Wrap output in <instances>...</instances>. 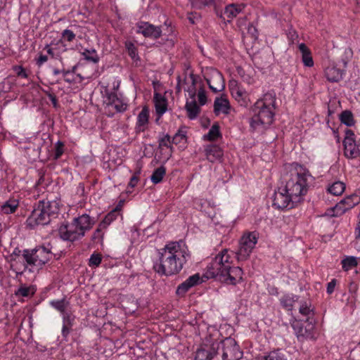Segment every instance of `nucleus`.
Returning a JSON list of instances; mask_svg holds the SVG:
<instances>
[{
  "instance_id": "37",
  "label": "nucleus",
  "mask_w": 360,
  "mask_h": 360,
  "mask_svg": "<svg viewBox=\"0 0 360 360\" xmlns=\"http://www.w3.org/2000/svg\"><path fill=\"white\" fill-rule=\"evenodd\" d=\"M221 136L219 127L217 124H213L208 133L204 136V139L208 141H214Z\"/></svg>"
},
{
  "instance_id": "42",
  "label": "nucleus",
  "mask_w": 360,
  "mask_h": 360,
  "mask_svg": "<svg viewBox=\"0 0 360 360\" xmlns=\"http://www.w3.org/2000/svg\"><path fill=\"white\" fill-rule=\"evenodd\" d=\"M159 148L166 147L170 149V154L172 152L173 147L172 146V137L169 134H165L158 141Z\"/></svg>"
},
{
  "instance_id": "62",
  "label": "nucleus",
  "mask_w": 360,
  "mask_h": 360,
  "mask_svg": "<svg viewBox=\"0 0 360 360\" xmlns=\"http://www.w3.org/2000/svg\"><path fill=\"white\" fill-rule=\"evenodd\" d=\"M61 73L63 74L64 78L66 77H68V75L71 73L70 70H61Z\"/></svg>"
},
{
  "instance_id": "24",
  "label": "nucleus",
  "mask_w": 360,
  "mask_h": 360,
  "mask_svg": "<svg viewBox=\"0 0 360 360\" xmlns=\"http://www.w3.org/2000/svg\"><path fill=\"white\" fill-rule=\"evenodd\" d=\"M343 72L335 66H328L325 70V76L331 82H337L342 79Z\"/></svg>"
},
{
  "instance_id": "32",
  "label": "nucleus",
  "mask_w": 360,
  "mask_h": 360,
  "mask_svg": "<svg viewBox=\"0 0 360 360\" xmlns=\"http://www.w3.org/2000/svg\"><path fill=\"white\" fill-rule=\"evenodd\" d=\"M120 214V211L116 208L110 212L101 221L100 226L101 228H107Z\"/></svg>"
},
{
  "instance_id": "19",
  "label": "nucleus",
  "mask_w": 360,
  "mask_h": 360,
  "mask_svg": "<svg viewBox=\"0 0 360 360\" xmlns=\"http://www.w3.org/2000/svg\"><path fill=\"white\" fill-rule=\"evenodd\" d=\"M73 221L78 227L79 231L82 233L83 236L85 235L86 231L92 228L95 223L94 219L87 214H83L81 216L75 218Z\"/></svg>"
},
{
  "instance_id": "1",
  "label": "nucleus",
  "mask_w": 360,
  "mask_h": 360,
  "mask_svg": "<svg viewBox=\"0 0 360 360\" xmlns=\"http://www.w3.org/2000/svg\"><path fill=\"white\" fill-rule=\"evenodd\" d=\"M190 257V252L184 243L169 242L160 250L158 259L153 264V269L160 276L176 275L181 271Z\"/></svg>"
},
{
  "instance_id": "55",
  "label": "nucleus",
  "mask_w": 360,
  "mask_h": 360,
  "mask_svg": "<svg viewBox=\"0 0 360 360\" xmlns=\"http://www.w3.org/2000/svg\"><path fill=\"white\" fill-rule=\"evenodd\" d=\"M45 93H46V95L48 96V98L51 101L53 107L57 108L58 106V99H57L56 95H54L53 94H52L49 91H46Z\"/></svg>"
},
{
  "instance_id": "8",
  "label": "nucleus",
  "mask_w": 360,
  "mask_h": 360,
  "mask_svg": "<svg viewBox=\"0 0 360 360\" xmlns=\"http://www.w3.org/2000/svg\"><path fill=\"white\" fill-rule=\"evenodd\" d=\"M291 326L298 340L315 338V322L313 319L307 318L304 323L294 319L291 322Z\"/></svg>"
},
{
  "instance_id": "16",
  "label": "nucleus",
  "mask_w": 360,
  "mask_h": 360,
  "mask_svg": "<svg viewBox=\"0 0 360 360\" xmlns=\"http://www.w3.org/2000/svg\"><path fill=\"white\" fill-rule=\"evenodd\" d=\"M105 103L108 107H112L117 112H123L127 109V102L122 96L115 92H106Z\"/></svg>"
},
{
  "instance_id": "39",
  "label": "nucleus",
  "mask_w": 360,
  "mask_h": 360,
  "mask_svg": "<svg viewBox=\"0 0 360 360\" xmlns=\"http://www.w3.org/2000/svg\"><path fill=\"white\" fill-rule=\"evenodd\" d=\"M149 112L147 108H144L139 112L137 117V124L139 128L146 126L148 122ZM140 130L143 131L144 129H140Z\"/></svg>"
},
{
  "instance_id": "38",
  "label": "nucleus",
  "mask_w": 360,
  "mask_h": 360,
  "mask_svg": "<svg viewBox=\"0 0 360 360\" xmlns=\"http://www.w3.org/2000/svg\"><path fill=\"white\" fill-rule=\"evenodd\" d=\"M124 44L127 53L131 58L134 61L139 60L140 58L138 55L137 48L135 46L134 44L131 41H126Z\"/></svg>"
},
{
  "instance_id": "9",
  "label": "nucleus",
  "mask_w": 360,
  "mask_h": 360,
  "mask_svg": "<svg viewBox=\"0 0 360 360\" xmlns=\"http://www.w3.org/2000/svg\"><path fill=\"white\" fill-rule=\"evenodd\" d=\"M215 343L219 344L222 360H240L242 358L243 352L233 338H226Z\"/></svg>"
},
{
  "instance_id": "47",
  "label": "nucleus",
  "mask_w": 360,
  "mask_h": 360,
  "mask_svg": "<svg viewBox=\"0 0 360 360\" xmlns=\"http://www.w3.org/2000/svg\"><path fill=\"white\" fill-rule=\"evenodd\" d=\"M53 45L56 46V44H53V42L49 44H46L44 47V50L46 51L51 58L56 59L61 58L60 53L56 51V49L55 47H53Z\"/></svg>"
},
{
  "instance_id": "51",
  "label": "nucleus",
  "mask_w": 360,
  "mask_h": 360,
  "mask_svg": "<svg viewBox=\"0 0 360 360\" xmlns=\"http://www.w3.org/2000/svg\"><path fill=\"white\" fill-rule=\"evenodd\" d=\"M105 229V228H101L100 226V224L98 225V228L96 229V231L94 232L92 235V240L94 241H102L103 238V231Z\"/></svg>"
},
{
  "instance_id": "33",
  "label": "nucleus",
  "mask_w": 360,
  "mask_h": 360,
  "mask_svg": "<svg viewBox=\"0 0 360 360\" xmlns=\"http://www.w3.org/2000/svg\"><path fill=\"white\" fill-rule=\"evenodd\" d=\"M82 55L86 60L93 63L94 64L98 63L99 61V57L97 54L96 51L94 49H85L82 52Z\"/></svg>"
},
{
  "instance_id": "14",
  "label": "nucleus",
  "mask_w": 360,
  "mask_h": 360,
  "mask_svg": "<svg viewBox=\"0 0 360 360\" xmlns=\"http://www.w3.org/2000/svg\"><path fill=\"white\" fill-rule=\"evenodd\" d=\"M136 32L146 38L157 39L161 37L162 31L160 26H155L148 22H139L136 24Z\"/></svg>"
},
{
  "instance_id": "22",
  "label": "nucleus",
  "mask_w": 360,
  "mask_h": 360,
  "mask_svg": "<svg viewBox=\"0 0 360 360\" xmlns=\"http://www.w3.org/2000/svg\"><path fill=\"white\" fill-rule=\"evenodd\" d=\"M61 315L63 319L62 335L67 338L74 325L75 316L71 312L67 311Z\"/></svg>"
},
{
  "instance_id": "11",
  "label": "nucleus",
  "mask_w": 360,
  "mask_h": 360,
  "mask_svg": "<svg viewBox=\"0 0 360 360\" xmlns=\"http://www.w3.org/2000/svg\"><path fill=\"white\" fill-rule=\"evenodd\" d=\"M209 88L214 93L224 89V81L221 72L214 68L207 69L204 75Z\"/></svg>"
},
{
  "instance_id": "23",
  "label": "nucleus",
  "mask_w": 360,
  "mask_h": 360,
  "mask_svg": "<svg viewBox=\"0 0 360 360\" xmlns=\"http://www.w3.org/2000/svg\"><path fill=\"white\" fill-rule=\"evenodd\" d=\"M214 111L216 115L221 112L228 115L230 111V104L228 99L222 96L216 98L214 103Z\"/></svg>"
},
{
  "instance_id": "28",
  "label": "nucleus",
  "mask_w": 360,
  "mask_h": 360,
  "mask_svg": "<svg viewBox=\"0 0 360 360\" xmlns=\"http://www.w3.org/2000/svg\"><path fill=\"white\" fill-rule=\"evenodd\" d=\"M76 37L75 33L69 29L64 30L61 33V38L56 43V45H60L63 47V51H66L65 42H72Z\"/></svg>"
},
{
  "instance_id": "4",
  "label": "nucleus",
  "mask_w": 360,
  "mask_h": 360,
  "mask_svg": "<svg viewBox=\"0 0 360 360\" xmlns=\"http://www.w3.org/2000/svg\"><path fill=\"white\" fill-rule=\"evenodd\" d=\"M314 177L308 169L297 162L292 163L287 174L285 187L299 202L304 200Z\"/></svg>"
},
{
  "instance_id": "25",
  "label": "nucleus",
  "mask_w": 360,
  "mask_h": 360,
  "mask_svg": "<svg viewBox=\"0 0 360 360\" xmlns=\"http://www.w3.org/2000/svg\"><path fill=\"white\" fill-rule=\"evenodd\" d=\"M299 50L302 53V60L303 64L306 67H312L314 65V60L309 49L306 46L305 44L301 43L299 44Z\"/></svg>"
},
{
  "instance_id": "2",
  "label": "nucleus",
  "mask_w": 360,
  "mask_h": 360,
  "mask_svg": "<svg viewBox=\"0 0 360 360\" xmlns=\"http://www.w3.org/2000/svg\"><path fill=\"white\" fill-rule=\"evenodd\" d=\"M232 252L227 249L220 251L207 264L205 276L216 278L228 285H236L243 281V271L232 266Z\"/></svg>"
},
{
  "instance_id": "48",
  "label": "nucleus",
  "mask_w": 360,
  "mask_h": 360,
  "mask_svg": "<svg viewBox=\"0 0 360 360\" xmlns=\"http://www.w3.org/2000/svg\"><path fill=\"white\" fill-rule=\"evenodd\" d=\"M101 261V255L98 253H94L91 255L89 259V266L91 267H97L100 265Z\"/></svg>"
},
{
  "instance_id": "31",
  "label": "nucleus",
  "mask_w": 360,
  "mask_h": 360,
  "mask_svg": "<svg viewBox=\"0 0 360 360\" xmlns=\"http://www.w3.org/2000/svg\"><path fill=\"white\" fill-rule=\"evenodd\" d=\"M186 131L184 128H180L172 138V143L175 145L182 144L184 146L186 143Z\"/></svg>"
},
{
  "instance_id": "56",
  "label": "nucleus",
  "mask_w": 360,
  "mask_h": 360,
  "mask_svg": "<svg viewBox=\"0 0 360 360\" xmlns=\"http://www.w3.org/2000/svg\"><path fill=\"white\" fill-rule=\"evenodd\" d=\"M336 285V280L332 279L327 285V293L330 295L334 292L335 288Z\"/></svg>"
},
{
  "instance_id": "45",
  "label": "nucleus",
  "mask_w": 360,
  "mask_h": 360,
  "mask_svg": "<svg viewBox=\"0 0 360 360\" xmlns=\"http://www.w3.org/2000/svg\"><path fill=\"white\" fill-rule=\"evenodd\" d=\"M64 147H65V145H64L63 142H62L60 141H58L55 143L53 153L54 160H58L61 157V155L64 153Z\"/></svg>"
},
{
  "instance_id": "21",
  "label": "nucleus",
  "mask_w": 360,
  "mask_h": 360,
  "mask_svg": "<svg viewBox=\"0 0 360 360\" xmlns=\"http://www.w3.org/2000/svg\"><path fill=\"white\" fill-rule=\"evenodd\" d=\"M11 269L14 271L17 275L22 271V264L25 262L22 257V251L16 248L11 255Z\"/></svg>"
},
{
  "instance_id": "10",
  "label": "nucleus",
  "mask_w": 360,
  "mask_h": 360,
  "mask_svg": "<svg viewBox=\"0 0 360 360\" xmlns=\"http://www.w3.org/2000/svg\"><path fill=\"white\" fill-rule=\"evenodd\" d=\"M259 238L257 231L245 233L240 240V247L238 251V259H246L255 248Z\"/></svg>"
},
{
  "instance_id": "40",
  "label": "nucleus",
  "mask_w": 360,
  "mask_h": 360,
  "mask_svg": "<svg viewBox=\"0 0 360 360\" xmlns=\"http://www.w3.org/2000/svg\"><path fill=\"white\" fill-rule=\"evenodd\" d=\"M345 188V186L342 182L336 181L328 187V191L330 193L338 196L341 195L344 192Z\"/></svg>"
},
{
  "instance_id": "50",
  "label": "nucleus",
  "mask_w": 360,
  "mask_h": 360,
  "mask_svg": "<svg viewBox=\"0 0 360 360\" xmlns=\"http://www.w3.org/2000/svg\"><path fill=\"white\" fill-rule=\"evenodd\" d=\"M186 281L191 288L201 283V278L199 274H195L189 276Z\"/></svg>"
},
{
  "instance_id": "3",
  "label": "nucleus",
  "mask_w": 360,
  "mask_h": 360,
  "mask_svg": "<svg viewBox=\"0 0 360 360\" xmlns=\"http://www.w3.org/2000/svg\"><path fill=\"white\" fill-rule=\"evenodd\" d=\"M276 101V93L270 91L255 103L252 107V116L250 120L252 131L262 133L273 123Z\"/></svg>"
},
{
  "instance_id": "27",
  "label": "nucleus",
  "mask_w": 360,
  "mask_h": 360,
  "mask_svg": "<svg viewBox=\"0 0 360 360\" xmlns=\"http://www.w3.org/2000/svg\"><path fill=\"white\" fill-rule=\"evenodd\" d=\"M154 101L156 112L159 116H162L167 111V101L160 94H154Z\"/></svg>"
},
{
  "instance_id": "61",
  "label": "nucleus",
  "mask_w": 360,
  "mask_h": 360,
  "mask_svg": "<svg viewBox=\"0 0 360 360\" xmlns=\"http://www.w3.org/2000/svg\"><path fill=\"white\" fill-rule=\"evenodd\" d=\"M237 24L238 27H242L243 25H245V18H239L237 20Z\"/></svg>"
},
{
  "instance_id": "6",
  "label": "nucleus",
  "mask_w": 360,
  "mask_h": 360,
  "mask_svg": "<svg viewBox=\"0 0 360 360\" xmlns=\"http://www.w3.org/2000/svg\"><path fill=\"white\" fill-rule=\"evenodd\" d=\"M56 202L49 200H39L34 205V209L27 219V224L31 228L38 225H46L51 221V217L58 212Z\"/></svg>"
},
{
  "instance_id": "54",
  "label": "nucleus",
  "mask_w": 360,
  "mask_h": 360,
  "mask_svg": "<svg viewBox=\"0 0 360 360\" xmlns=\"http://www.w3.org/2000/svg\"><path fill=\"white\" fill-rule=\"evenodd\" d=\"M355 197L356 195L354 193H353L345 199L344 202L347 205L348 208L353 207L354 206L359 204L354 203V200L356 198Z\"/></svg>"
},
{
  "instance_id": "53",
  "label": "nucleus",
  "mask_w": 360,
  "mask_h": 360,
  "mask_svg": "<svg viewBox=\"0 0 360 360\" xmlns=\"http://www.w3.org/2000/svg\"><path fill=\"white\" fill-rule=\"evenodd\" d=\"M14 71L18 77L22 78H27L28 75L26 72L25 70L22 66H15Z\"/></svg>"
},
{
  "instance_id": "7",
  "label": "nucleus",
  "mask_w": 360,
  "mask_h": 360,
  "mask_svg": "<svg viewBox=\"0 0 360 360\" xmlns=\"http://www.w3.org/2000/svg\"><path fill=\"white\" fill-rule=\"evenodd\" d=\"M299 203L284 186L279 187L274 192L272 205L276 209L281 210H290L295 207Z\"/></svg>"
},
{
  "instance_id": "63",
  "label": "nucleus",
  "mask_w": 360,
  "mask_h": 360,
  "mask_svg": "<svg viewBox=\"0 0 360 360\" xmlns=\"http://www.w3.org/2000/svg\"><path fill=\"white\" fill-rule=\"evenodd\" d=\"M64 80L69 84H72L74 82V79H71L69 77H65Z\"/></svg>"
},
{
  "instance_id": "30",
  "label": "nucleus",
  "mask_w": 360,
  "mask_h": 360,
  "mask_svg": "<svg viewBox=\"0 0 360 360\" xmlns=\"http://www.w3.org/2000/svg\"><path fill=\"white\" fill-rule=\"evenodd\" d=\"M49 304L53 309L62 314L66 311V309L69 306L70 302L65 298H63L61 300H51Z\"/></svg>"
},
{
  "instance_id": "35",
  "label": "nucleus",
  "mask_w": 360,
  "mask_h": 360,
  "mask_svg": "<svg viewBox=\"0 0 360 360\" xmlns=\"http://www.w3.org/2000/svg\"><path fill=\"white\" fill-rule=\"evenodd\" d=\"M264 360H287L285 353L281 350L276 349L270 352L268 354L264 356Z\"/></svg>"
},
{
  "instance_id": "12",
  "label": "nucleus",
  "mask_w": 360,
  "mask_h": 360,
  "mask_svg": "<svg viewBox=\"0 0 360 360\" xmlns=\"http://www.w3.org/2000/svg\"><path fill=\"white\" fill-rule=\"evenodd\" d=\"M58 233L63 240L71 242L77 240L84 236L73 221L71 224H61L58 229Z\"/></svg>"
},
{
  "instance_id": "52",
  "label": "nucleus",
  "mask_w": 360,
  "mask_h": 360,
  "mask_svg": "<svg viewBox=\"0 0 360 360\" xmlns=\"http://www.w3.org/2000/svg\"><path fill=\"white\" fill-rule=\"evenodd\" d=\"M198 97L200 105H204L207 102V96L203 88H200L198 90Z\"/></svg>"
},
{
  "instance_id": "5",
  "label": "nucleus",
  "mask_w": 360,
  "mask_h": 360,
  "mask_svg": "<svg viewBox=\"0 0 360 360\" xmlns=\"http://www.w3.org/2000/svg\"><path fill=\"white\" fill-rule=\"evenodd\" d=\"M51 249V244L48 243L37 246L34 249L23 250L22 257L25 262L22 264V271L20 272V275L27 269L29 271H33L34 268H42L52 258L53 254Z\"/></svg>"
},
{
  "instance_id": "57",
  "label": "nucleus",
  "mask_w": 360,
  "mask_h": 360,
  "mask_svg": "<svg viewBox=\"0 0 360 360\" xmlns=\"http://www.w3.org/2000/svg\"><path fill=\"white\" fill-rule=\"evenodd\" d=\"M48 60V57L45 55L40 54L39 58L37 59V65L38 66L42 65L44 63H46Z\"/></svg>"
},
{
  "instance_id": "20",
  "label": "nucleus",
  "mask_w": 360,
  "mask_h": 360,
  "mask_svg": "<svg viewBox=\"0 0 360 360\" xmlns=\"http://www.w3.org/2000/svg\"><path fill=\"white\" fill-rule=\"evenodd\" d=\"M205 155L210 162H221L223 158V150L217 145H208L205 148Z\"/></svg>"
},
{
  "instance_id": "29",
  "label": "nucleus",
  "mask_w": 360,
  "mask_h": 360,
  "mask_svg": "<svg viewBox=\"0 0 360 360\" xmlns=\"http://www.w3.org/2000/svg\"><path fill=\"white\" fill-rule=\"evenodd\" d=\"M19 205L18 200L9 199L1 206V212L6 214L14 213Z\"/></svg>"
},
{
  "instance_id": "43",
  "label": "nucleus",
  "mask_w": 360,
  "mask_h": 360,
  "mask_svg": "<svg viewBox=\"0 0 360 360\" xmlns=\"http://www.w3.org/2000/svg\"><path fill=\"white\" fill-rule=\"evenodd\" d=\"M193 6L198 8H202L206 6L209 5H213L214 6H216V1L217 0H188Z\"/></svg>"
},
{
  "instance_id": "36",
  "label": "nucleus",
  "mask_w": 360,
  "mask_h": 360,
  "mask_svg": "<svg viewBox=\"0 0 360 360\" xmlns=\"http://www.w3.org/2000/svg\"><path fill=\"white\" fill-rule=\"evenodd\" d=\"M299 312L304 316H307V318H311V316H314V308L311 307V304L309 302H303L300 304L299 308Z\"/></svg>"
},
{
  "instance_id": "58",
  "label": "nucleus",
  "mask_w": 360,
  "mask_h": 360,
  "mask_svg": "<svg viewBox=\"0 0 360 360\" xmlns=\"http://www.w3.org/2000/svg\"><path fill=\"white\" fill-rule=\"evenodd\" d=\"M139 181V179L136 176H132L130 179V181L129 183V186H130L131 188H134L136 186Z\"/></svg>"
},
{
  "instance_id": "41",
  "label": "nucleus",
  "mask_w": 360,
  "mask_h": 360,
  "mask_svg": "<svg viewBox=\"0 0 360 360\" xmlns=\"http://www.w3.org/2000/svg\"><path fill=\"white\" fill-rule=\"evenodd\" d=\"M342 123L345 124L348 127H351L354 124V120L352 113L349 110H345L340 114V117Z\"/></svg>"
},
{
  "instance_id": "15",
  "label": "nucleus",
  "mask_w": 360,
  "mask_h": 360,
  "mask_svg": "<svg viewBox=\"0 0 360 360\" xmlns=\"http://www.w3.org/2000/svg\"><path fill=\"white\" fill-rule=\"evenodd\" d=\"M229 88L233 98L240 105L247 107L250 103L249 94L236 81H231Z\"/></svg>"
},
{
  "instance_id": "17",
  "label": "nucleus",
  "mask_w": 360,
  "mask_h": 360,
  "mask_svg": "<svg viewBox=\"0 0 360 360\" xmlns=\"http://www.w3.org/2000/svg\"><path fill=\"white\" fill-rule=\"evenodd\" d=\"M195 79L193 78L192 89L188 91L191 100L187 101L185 105V108L187 111V115L190 120L195 119L200 112V107L198 106L195 101Z\"/></svg>"
},
{
  "instance_id": "44",
  "label": "nucleus",
  "mask_w": 360,
  "mask_h": 360,
  "mask_svg": "<svg viewBox=\"0 0 360 360\" xmlns=\"http://www.w3.org/2000/svg\"><path fill=\"white\" fill-rule=\"evenodd\" d=\"M34 293L31 287L21 285L15 292V295L18 297H27Z\"/></svg>"
},
{
  "instance_id": "18",
  "label": "nucleus",
  "mask_w": 360,
  "mask_h": 360,
  "mask_svg": "<svg viewBox=\"0 0 360 360\" xmlns=\"http://www.w3.org/2000/svg\"><path fill=\"white\" fill-rule=\"evenodd\" d=\"M219 344L213 342L211 346H202L195 352V360H212L219 353Z\"/></svg>"
},
{
  "instance_id": "49",
  "label": "nucleus",
  "mask_w": 360,
  "mask_h": 360,
  "mask_svg": "<svg viewBox=\"0 0 360 360\" xmlns=\"http://www.w3.org/2000/svg\"><path fill=\"white\" fill-rule=\"evenodd\" d=\"M191 288L190 285L186 282V281H184L182 283L178 285L176 293L179 296H184L188 290Z\"/></svg>"
},
{
  "instance_id": "34",
  "label": "nucleus",
  "mask_w": 360,
  "mask_h": 360,
  "mask_svg": "<svg viewBox=\"0 0 360 360\" xmlns=\"http://www.w3.org/2000/svg\"><path fill=\"white\" fill-rule=\"evenodd\" d=\"M165 174L166 168L162 165L153 171L150 176V180L155 184H159L162 181Z\"/></svg>"
},
{
  "instance_id": "46",
  "label": "nucleus",
  "mask_w": 360,
  "mask_h": 360,
  "mask_svg": "<svg viewBox=\"0 0 360 360\" xmlns=\"http://www.w3.org/2000/svg\"><path fill=\"white\" fill-rule=\"evenodd\" d=\"M356 258L354 257H348L342 261V268L348 270L357 265Z\"/></svg>"
},
{
  "instance_id": "64",
  "label": "nucleus",
  "mask_w": 360,
  "mask_h": 360,
  "mask_svg": "<svg viewBox=\"0 0 360 360\" xmlns=\"http://www.w3.org/2000/svg\"><path fill=\"white\" fill-rule=\"evenodd\" d=\"M60 73H61V70H58V69L55 68V69H53V74L54 75H59V74H60Z\"/></svg>"
},
{
  "instance_id": "26",
  "label": "nucleus",
  "mask_w": 360,
  "mask_h": 360,
  "mask_svg": "<svg viewBox=\"0 0 360 360\" xmlns=\"http://www.w3.org/2000/svg\"><path fill=\"white\" fill-rule=\"evenodd\" d=\"M299 297L293 294H286L280 298L281 305L288 311H292L295 302L298 301Z\"/></svg>"
},
{
  "instance_id": "59",
  "label": "nucleus",
  "mask_w": 360,
  "mask_h": 360,
  "mask_svg": "<svg viewBox=\"0 0 360 360\" xmlns=\"http://www.w3.org/2000/svg\"><path fill=\"white\" fill-rule=\"evenodd\" d=\"M358 219H359V221H358L357 226L356 227V231H355L356 238H360V210H359V213L358 214Z\"/></svg>"
},
{
  "instance_id": "13",
  "label": "nucleus",
  "mask_w": 360,
  "mask_h": 360,
  "mask_svg": "<svg viewBox=\"0 0 360 360\" xmlns=\"http://www.w3.org/2000/svg\"><path fill=\"white\" fill-rule=\"evenodd\" d=\"M344 154L349 159L356 158L360 155V150L356 146L354 134L352 130L346 131V136L343 141Z\"/></svg>"
},
{
  "instance_id": "60",
  "label": "nucleus",
  "mask_w": 360,
  "mask_h": 360,
  "mask_svg": "<svg viewBox=\"0 0 360 360\" xmlns=\"http://www.w3.org/2000/svg\"><path fill=\"white\" fill-rule=\"evenodd\" d=\"M354 193L356 195L354 203H360V189L356 191Z\"/></svg>"
}]
</instances>
